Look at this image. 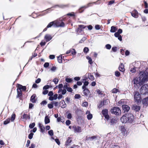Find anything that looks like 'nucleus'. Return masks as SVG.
Wrapping results in <instances>:
<instances>
[{
  "label": "nucleus",
  "mask_w": 148,
  "mask_h": 148,
  "mask_svg": "<svg viewBox=\"0 0 148 148\" xmlns=\"http://www.w3.org/2000/svg\"><path fill=\"white\" fill-rule=\"evenodd\" d=\"M48 133L49 135L51 136L53 135V132L52 130H50L48 131Z\"/></svg>",
  "instance_id": "45"
},
{
  "label": "nucleus",
  "mask_w": 148,
  "mask_h": 148,
  "mask_svg": "<svg viewBox=\"0 0 148 148\" xmlns=\"http://www.w3.org/2000/svg\"><path fill=\"white\" fill-rule=\"evenodd\" d=\"M134 99L138 105L142 101L140 95L137 91L134 92Z\"/></svg>",
  "instance_id": "2"
},
{
  "label": "nucleus",
  "mask_w": 148,
  "mask_h": 148,
  "mask_svg": "<svg viewBox=\"0 0 148 148\" xmlns=\"http://www.w3.org/2000/svg\"><path fill=\"white\" fill-rule=\"evenodd\" d=\"M34 135V134L32 132H30V133L29 134L28 138L29 139H31L33 137V136Z\"/></svg>",
  "instance_id": "47"
},
{
  "label": "nucleus",
  "mask_w": 148,
  "mask_h": 148,
  "mask_svg": "<svg viewBox=\"0 0 148 148\" xmlns=\"http://www.w3.org/2000/svg\"><path fill=\"white\" fill-rule=\"evenodd\" d=\"M50 122V120L48 116H46L45 118V124H47Z\"/></svg>",
  "instance_id": "32"
},
{
  "label": "nucleus",
  "mask_w": 148,
  "mask_h": 148,
  "mask_svg": "<svg viewBox=\"0 0 148 148\" xmlns=\"http://www.w3.org/2000/svg\"><path fill=\"white\" fill-rule=\"evenodd\" d=\"M62 55H60L57 57V60L58 63H62Z\"/></svg>",
  "instance_id": "30"
},
{
  "label": "nucleus",
  "mask_w": 148,
  "mask_h": 148,
  "mask_svg": "<svg viewBox=\"0 0 148 148\" xmlns=\"http://www.w3.org/2000/svg\"><path fill=\"white\" fill-rule=\"evenodd\" d=\"M106 119V120L108 121H109L110 119V117L109 115L108 114H106L103 116Z\"/></svg>",
  "instance_id": "56"
},
{
  "label": "nucleus",
  "mask_w": 148,
  "mask_h": 148,
  "mask_svg": "<svg viewBox=\"0 0 148 148\" xmlns=\"http://www.w3.org/2000/svg\"><path fill=\"white\" fill-rule=\"evenodd\" d=\"M132 16L135 18H138V12L135 9L134 10L131 12Z\"/></svg>",
  "instance_id": "13"
},
{
  "label": "nucleus",
  "mask_w": 148,
  "mask_h": 148,
  "mask_svg": "<svg viewBox=\"0 0 148 148\" xmlns=\"http://www.w3.org/2000/svg\"><path fill=\"white\" fill-rule=\"evenodd\" d=\"M73 128L74 129L75 132L77 133H80L81 132V129L80 127L77 126L76 127L75 125H73L72 126Z\"/></svg>",
  "instance_id": "14"
},
{
  "label": "nucleus",
  "mask_w": 148,
  "mask_h": 148,
  "mask_svg": "<svg viewBox=\"0 0 148 148\" xmlns=\"http://www.w3.org/2000/svg\"><path fill=\"white\" fill-rule=\"evenodd\" d=\"M53 101H52L51 102V103H49L48 104V105H47L49 109H51L53 108Z\"/></svg>",
  "instance_id": "35"
},
{
  "label": "nucleus",
  "mask_w": 148,
  "mask_h": 148,
  "mask_svg": "<svg viewBox=\"0 0 148 148\" xmlns=\"http://www.w3.org/2000/svg\"><path fill=\"white\" fill-rule=\"evenodd\" d=\"M10 118H8L6 119L3 122V124L4 125H6L8 124L10 122Z\"/></svg>",
  "instance_id": "43"
},
{
  "label": "nucleus",
  "mask_w": 148,
  "mask_h": 148,
  "mask_svg": "<svg viewBox=\"0 0 148 148\" xmlns=\"http://www.w3.org/2000/svg\"><path fill=\"white\" fill-rule=\"evenodd\" d=\"M81 97V95L80 94H76L74 96V98L75 99H79Z\"/></svg>",
  "instance_id": "46"
},
{
  "label": "nucleus",
  "mask_w": 148,
  "mask_h": 148,
  "mask_svg": "<svg viewBox=\"0 0 148 148\" xmlns=\"http://www.w3.org/2000/svg\"><path fill=\"white\" fill-rule=\"evenodd\" d=\"M92 118V115L91 114H88L87 115V118L88 120H91Z\"/></svg>",
  "instance_id": "48"
},
{
  "label": "nucleus",
  "mask_w": 148,
  "mask_h": 148,
  "mask_svg": "<svg viewBox=\"0 0 148 148\" xmlns=\"http://www.w3.org/2000/svg\"><path fill=\"white\" fill-rule=\"evenodd\" d=\"M82 82L84 83V85H83L82 88V89H85L86 88V86L89 84V82L87 81H82Z\"/></svg>",
  "instance_id": "28"
},
{
  "label": "nucleus",
  "mask_w": 148,
  "mask_h": 148,
  "mask_svg": "<svg viewBox=\"0 0 148 148\" xmlns=\"http://www.w3.org/2000/svg\"><path fill=\"white\" fill-rule=\"evenodd\" d=\"M118 48L117 47L115 46L113 47L112 48V50L113 52H116Z\"/></svg>",
  "instance_id": "57"
},
{
  "label": "nucleus",
  "mask_w": 148,
  "mask_h": 148,
  "mask_svg": "<svg viewBox=\"0 0 148 148\" xmlns=\"http://www.w3.org/2000/svg\"><path fill=\"white\" fill-rule=\"evenodd\" d=\"M83 90V93L84 95L86 97H88V98L91 97V94L90 93V92L88 88H86Z\"/></svg>",
  "instance_id": "9"
},
{
  "label": "nucleus",
  "mask_w": 148,
  "mask_h": 148,
  "mask_svg": "<svg viewBox=\"0 0 148 148\" xmlns=\"http://www.w3.org/2000/svg\"><path fill=\"white\" fill-rule=\"evenodd\" d=\"M119 92V90L116 88H114L112 90V93H116Z\"/></svg>",
  "instance_id": "54"
},
{
  "label": "nucleus",
  "mask_w": 148,
  "mask_h": 148,
  "mask_svg": "<svg viewBox=\"0 0 148 148\" xmlns=\"http://www.w3.org/2000/svg\"><path fill=\"white\" fill-rule=\"evenodd\" d=\"M47 101L45 100H44L42 101L40 104L41 105H43V106H44L46 105L47 104Z\"/></svg>",
  "instance_id": "62"
},
{
  "label": "nucleus",
  "mask_w": 148,
  "mask_h": 148,
  "mask_svg": "<svg viewBox=\"0 0 148 148\" xmlns=\"http://www.w3.org/2000/svg\"><path fill=\"white\" fill-rule=\"evenodd\" d=\"M65 81L68 83H71L73 81V79L70 78H66L65 79Z\"/></svg>",
  "instance_id": "41"
},
{
  "label": "nucleus",
  "mask_w": 148,
  "mask_h": 148,
  "mask_svg": "<svg viewBox=\"0 0 148 148\" xmlns=\"http://www.w3.org/2000/svg\"><path fill=\"white\" fill-rule=\"evenodd\" d=\"M105 47L106 49L109 50L111 48V46L110 44H107L105 45Z\"/></svg>",
  "instance_id": "58"
},
{
  "label": "nucleus",
  "mask_w": 148,
  "mask_h": 148,
  "mask_svg": "<svg viewBox=\"0 0 148 148\" xmlns=\"http://www.w3.org/2000/svg\"><path fill=\"white\" fill-rule=\"evenodd\" d=\"M127 117L128 123L132 124L134 121V116L131 113L126 114Z\"/></svg>",
  "instance_id": "7"
},
{
  "label": "nucleus",
  "mask_w": 148,
  "mask_h": 148,
  "mask_svg": "<svg viewBox=\"0 0 148 148\" xmlns=\"http://www.w3.org/2000/svg\"><path fill=\"white\" fill-rule=\"evenodd\" d=\"M56 24L54 23V21L50 22L47 26V28H50L52 26L55 27H56Z\"/></svg>",
  "instance_id": "27"
},
{
  "label": "nucleus",
  "mask_w": 148,
  "mask_h": 148,
  "mask_svg": "<svg viewBox=\"0 0 148 148\" xmlns=\"http://www.w3.org/2000/svg\"><path fill=\"white\" fill-rule=\"evenodd\" d=\"M49 65V63L48 62H45L43 66L45 68H48Z\"/></svg>",
  "instance_id": "60"
},
{
  "label": "nucleus",
  "mask_w": 148,
  "mask_h": 148,
  "mask_svg": "<svg viewBox=\"0 0 148 148\" xmlns=\"http://www.w3.org/2000/svg\"><path fill=\"white\" fill-rule=\"evenodd\" d=\"M66 15L68 16H75V15L74 12L68 13Z\"/></svg>",
  "instance_id": "52"
},
{
  "label": "nucleus",
  "mask_w": 148,
  "mask_h": 148,
  "mask_svg": "<svg viewBox=\"0 0 148 148\" xmlns=\"http://www.w3.org/2000/svg\"><path fill=\"white\" fill-rule=\"evenodd\" d=\"M104 106V105H103L102 101H101L100 103L99 104L97 105L98 108L100 109L102 106Z\"/></svg>",
  "instance_id": "53"
},
{
  "label": "nucleus",
  "mask_w": 148,
  "mask_h": 148,
  "mask_svg": "<svg viewBox=\"0 0 148 148\" xmlns=\"http://www.w3.org/2000/svg\"><path fill=\"white\" fill-rule=\"evenodd\" d=\"M86 38L85 37H83L79 42V43H82L84 42L86 40Z\"/></svg>",
  "instance_id": "51"
},
{
  "label": "nucleus",
  "mask_w": 148,
  "mask_h": 148,
  "mask_svg": "<svg viewBox=\"0 0 148 148\" xmlns=\"http://www.w3.org/2000/svg\"><path fill=\"white\" fill-rule=\"evenodd\" d=\"M117 29L116 27L113 26L111 27L110 32L111 33L115 32L117 31Z\"/></svg>",
  "instance_id": "29"
},
{
  "label": "nucleus",
  "mask_w": 148,
  "mask_h": 148,
  "mask_svg": "<svg viewBox=\"0 0 148 148\" xmlns=\"http://www.w3.org/2000/svg\"><path fill=\"white\" fill-rule=\"evenodd\" d=\"M53 81L54 83L55 84H57L59 80L57 78H55L53 79Z\"/></svg>",
  "instance_id": "55"
},
{
  "label": "nucleus",
  "mask_w": 148,
  "mask_h": 148,
  "mask_svg": "<svg viewBox=\"0 0 148 148\" xmlns=\"http://www.w3.org/2000/svg\"><path fill=\"white\" fill-rule=\"evenodd\" d=\"M16 116V115L14 113L12 114L11 116V119H10L11 121H14L15 119Z\"/></svg>",
  "instance_id": "39"
},
{
  "label": "nucleus",
  "mask_w": 148,
  "mask_h": 148,
  "mask_svg": "<svg viewBox=\"0 0 148 148\" xmlns=\"http://www.w3.org/2000/svg\"><path fill=\"white\" fill-rule=\"evenodd\" d=\"M119 69L120 71L122 72H124L125 69L124 68V65L123 63H121L119 67Z\"/></svg>",
  "instance_id": "22"
},
{
  "label": "nucleus",
  "mask_w": 148,
  "mask_h": 148,
  "mask_svg": "<svg viewBox=\"0 0 148 148\" xmlns=\"http://www.w3.org/2000/svg\"><path fill=\"white\" fill-rule=\"evenodd\" d=\"M91 3H88L87 5V6H84L80 7L79 9L78 10L79 11V12L80 13H81L82 12L84 11V8L86 9L87 8H88V7L90 6V5Z\"/></svg>",
  "instance_id": "17"
},
{
  "label": "nucleus",
  "mask_w": 148,
  "mask_h": 148,
  "mask_svg": "<svg viewBox=\"0 0 148 148\" xmlns=\"http://www.w3.org/2000/svg\"><path fill=\"white\" fill-rule=\"evenodd\" d=\"M136 69H138V68L134 66L131 69L130 71L132 73H135L136 72Z\"/></svg>",
  "instance_id": "36"
},
{
  "label": "nucleus",
  "mask_w": 148,
  "mask_h": 148,
  "mask_svg": "<svg viewBox=\"0 0 148 148\" xmlns=\"http://www.w3.org/2000/svg\"><path fill=\"white\" fill-rule=\"evenodd\" d=\"M67 6V5H54V6H53L51 8H48L42 12H41V14H40V16H42L45 15L46 14H47V13L49 12V11L52 8H55L56 7H58L59 8H63Z\"/></svg>",
  "instance_id": "4"
},
{
  "label": "nucleus",
  "mask_w": 148,
  "mask_h": 148,
  "mask_svg": "<svg viewBox=\"0 0 148 148\" xmlns=\"http://www.w3.org/2000/svg\"><path fill=\"white\" fill-rule=\"evenodd\" d=\"M86 26L85 25H78V27L76 30V32L78 34H82V32L83 31L82 29H84L86 28Z\"/></svg>",
  "instance_id": "6"
},
{
  "label": "nucleus",
  "mask_w": 148,
  "mask_h": 148,
  "mask_svg": "<svg viewBox=\"0 0 148 148\" xmlns=\"http://www.w3.org/2000/svg\"><path fill=\"white\" fill-rule=\"evenodd\" d=\"M117 119L118 118L116 116L110 118L109 122L110 123V125H113L116 123Z\"/></svg>",
  "instance_id": "8"
},
{
  "label": "nucleus",
  "mask_w": 148,
  "mask_h": 148,
  "mask_svg": "<svg viewBox=\"0 0 148 148\" xmlns=\"http://www.w3.org/2000/svg\"><path fill=\"white\" fill-rule=\"evenodd\" d=\"M101 113L103 116L108 114V110L106 109H103L101 111Z\"/></svg>",
  "instance_id": "31"
},
{
  "label": "nucleus",
  "mask_w": 148,
  "mask_h": 148,
  "mask_svg": "<svg viewBox=\"0 0 148 148\" xmlns=\"http://www.w3.org/2000/svg\"><path fill=\"white\" fill-rule=\"evenodd\" d=\"M132 108L133 110H134L136 112H138L140 111L141 108V107L140 106H138L136 104H134L133 105Z\"/></svg>",
  "instance_id": "12"
},
{
  "label": "nucleus",
  "mask_w": 148,
  "mask_h": 148,
  "mask_svg": "<svg viewBox=\"0 0 148 148\" xmlns=\"http://www.w3.org/2000/svg\"><path fill=\"white\" fill-rule=\"evenodd\" d=\"M71 51V54L73 55H75L77 53V52L76 50L74 49H72V50Z\"/></svg>",
  "instance_id": "61"
},
{
  "label": "nucleus",
  "mask_w": 148,
  "mask_h": 148,
  "mask_svg": "<svg viewBox=\"0 0 148 148\" xmlns=\"http://www.w3.org/2000/svg\"><path fill=\"white\" fill-rule=\"evenodd\" d=\"M95 29L97 30H99L101 28V26L99 25H95Z\"/></svg>",
  "instance_id": "59"
},
{
  "label": "nucleus",
  "mask_w": 148,
  "mask_h": 148,
  "mask_svg": "<svg viewBox=\"0 0 148 148\" xmlns=\"http://www.w3.org/2000/svg\"><path fill=\"white\" fill-rule=\"evenodd\" d=\"M38 126L40 129V131L42 133H44L45 131V127L42 124L39 123L38 124Z\"/></svg>",
  "instance_id": "21"
},
{
  "label": "nucleus",
  "mask_w": 148,
  "mask_h": 148,
  "mask_svg": "<svg viewBox=\"0 0 148 148\" xmlns=\"http://www.w3.org/2000/svg\"><path fill=\"white\" fill-rule=\"evenodd\" d=\"M49 88V85H47L45 86L43 88V89L45 90H47Z\"/></svg>",
  "instance_id": "63"
},
{
  "label": "nucleus",
  "mask_w": 148,
  "mask_h": 148,
  "mask_svg": "<svg viewBox=\"0 0 148 148\" xmlns=\"http://www.w3.org/2000/svg\"><path fill=\"white\" fill-rule=\"evenodd\" d=\"M108 99H103V100L102 101L103 102V105H107L108 104Z\"/></svg>",
  "instance_id": "37"
},
{
  "label": "nucleus",
  "mask_w": 148,
  "mask_h": 148,
  "mask_svg": "<svg viewBox=\"0 0 148 148\" xmlns=\"http://www.w3.org/2000/svg\"><path fill=\"white\" fill-rule=\"evenodd\" d=\"M148 67H146L145 70L139 71L138 77H136L132 80V82L137 86L141 85L148 81Z\"/></svg>",
  "instance_id": "1"
},
{
  "label": "nucleus",
  "mask_w": 148,
  "mask_h": 148,
  "mask_svg": "<svg viewBox=\"0 0 148 148\" xmlns=\"http://www.w3.org/2000/svg\"><path fill=\"white\" fill-rule=\"evenodd\" d=\"M111 113L116 116H119L121 113L120 108L117 106L111 108L110 110Z\"/></svg>",
  "instance_id": "3"
},
{
  "label": "nucleus",
  "mask_w": 148,
  "mask_h": 148,
  "mask_svg": "<svg viewBox=\"0 0 148 148\" xmlns=\"http://www.w3.org/2000/svg\"><path fill=\"white\" fill-rule=\"evenodd\" d=\"M52 38V37L49 34H46L44 37V39L47 42L50 41Z\"/></svg>",
  "instance_id": "18"
},
{
  "label": "nucleus",
  "mask_w": 148,
  "mask_h": 148,
  "mask_svg": "<svg viewBox=\"0 0 148 148\" xmlns=\"http://www.w3.org/2000/svg\"><path fill=\"white\" fill-rule=\"evenodd\" d=\"M60 103H61L62 104V105L61 106V108H65L66 106V104L65 103V102L64 100H62L60 102Z\"/></svg>",
  "instance_id": "34"
},
{
  "label": "nucleus",
  "mask_w": 148,
  "mask_h": 148,
  "mask_svg": "<svg viewBox=\"0 0 148 148\" xmlns=\"http://www.w3.org/2000/svg\"><path fill=\"white\" fill-rule=\"evenodd\" d=\"M144 84L142 85L140 92L141 94L146 95L148 93V84Z\"/></svg>",
  "instance_id": "5"
},
{
  "label": "nucleus",
  "mask_w": 148,
  "mask_h": 148,
  "mask_svg": "<svg viewBox=\"0 0 148 148\" xmlns=\"http://www.w3.org/2000/svg\"><path fill=\"white\" fill-rule=\"evenodd\" d=\"M86 59L88 60V62L90 64H92L93 63V62L91 58L89 56L86 57Z\"/></svg>",
  "instance_id": "33"
},
{
  "label": "nucleus",
  "mask_w": 148,
  "mask_h": 148,
  "mask_svg": "<svg viewBox=\"0 0 148 148\" xmlns=\"http://www.w3.org/2000/svg\"><path fill=\"white\" fill-rule=\"evenodd\" d=\"M120 129L123 135V136H125L126 132V130L125 127L123 125L121 126L120 127Z\"/></svg>",
  "instance_id": "20"
},
{
  "label": "nucleus",
  "mask_w": 148,
  "mask_h": 148,
  "mask_svg": "<svg viewBox=\"0 0 148 148\" xmlns=\"http://www.w3.org/2000/svg\"><path fill=\"white\" fill-rule=\"evenodd\" d=\"M89 49L87 47H85L83 49V52L85 54H87L88 52Z\"/></svg>",
  "instance_id": "40"
},
{
  "label": "nucleus",
  "mask_w": 148,
  "mask_h": 148,
  "mask_svg": "<svg viewBox=\"0 0 148 148\" xmlns=\"http://www.w3.org/2000/svg\"><path fill=\"white\" fill-rule=\"evenodd\" d=\"M142 103L144 106H148V96L142 99Z\"/></svg>",
  "instance_id": "19"
},
{
  "label": "nucleus",
  "mask_w": 148,
  "mask_h": 148,
  "mask_svg": "<svg viewBox=\"0 0 148 148\" xmlns=\"http://www.w3.org/2000/svg\"><path fill=\"white\" fill-rule=\"evenodd\" d=\"M127 114H125L122 116L121 118V121L123 123H128V121L127 120Z\"/></svg>",
  "instance_id": "10"
},
{
  "label": "nucleus",
  "mask_w": 148,
  "mask_h": 148,
  "mask_svg": "<svg viewBox=\"0 0 148 148\" xmlns=\"http://www.w3.org/2000/svg\"><path fill=\"white\" fill-rule=\"evenodd\" d=\"M139 15L141 17L142 21L143 22H145L147 20L146 17L140 14H139Z\"/></svg>",
  "instance_id": "50"
},
{
  "label": "nucleus",
  "mask_w": 148,
  "mask_h": 148,
  "mask_svg": "<svg viewBox=\"0 0 148 148\" xmlns=\"http://www.w3.org/2000/svg\"><path fill=\"white\" fill-rule=\"evenodd\" d=\"M89 79L91 81L93 80L94 79V77L93 76L91 75V73L90 74V75L88 76Z\"/></svg>",
  "instance_id": "49"
},
{
  "label": "nucleus",
  "mask_w": 148,
  "mask_h": 148,
  "mask_svg": "<svg viewBox=\"0 0 148 148\" xmlns=\"http://www.w3.org/2000/svg\"><path fill=\"white\" fill-rule=\"evenodd\" d=\"M36 94H33L31 96L30 98V101L32 103H36L37 101V99H36Z\"/></svg>",
  "instance_id": "15"
},
{
  "label": "nucleus",
  "mask_w": 148,
  "mask_h": 148,
  "mask_svg": "<svg viewBox=\"0 0 148 148\" xmlns=\"http://www.w3.org/2000/svg\"><path fill=\"white\" fill-rule=\"evenodd\" d=\"M35 125V123L34 122L30 123L29 125V127L31 129H33Z\"/></svg>",
  "instance_id": "42"
},
{
  "label": "nucleus",
  "mask_w": 148,
  "mask_h": 148,
  "mask_svg": "<svg viewBox=\"0 0 148 148\" xmlns=\"http://www.w3.org/2000/svg\"><path fill=\"white\" fill-rule=\"evenodd\" d=\"M58 23L59 24H56V27H64L65 26V24L63 21H61L60 23L59 22Z\"/></svg>",
  "instance_id": "24"
},
{
  "label": "nucleus",
  "mask_w": 148,
  "mask_h": 148,
  "mask_svg": "<svg viewBox=\"0 0 148 148\" xmlns=\"http://www.w3.org/2000/svg\"><path fill=\"white\" fill-rule=\"evenodd\" d=\"M122 108L123 110L124 111V112H127L130 109V107L128 106L125 104L122 105Z\"/></svg>",
  "instance_id": "16"
},
{
  "label": "nucleus",
  "mask_w": 148,
  "mask_h": 148,
  "mask_svg": "<svg viewBox=\"0 0 148 148\" xmlns=\"http://www.w3.org/2000/svg\"><path fill=\"white\" fill-rule=\"evenodd\" d=\"M17 95L16 96V98H18L20 99H21L22 97V93L21 91L17 88Z\"/></svg>",
  "instance_id": "23"
},
{
  "label": "nucleus",
  "mask_w": 148,
  "mask_h": 148,
  "mask_svg": "<svg viewBox=\"0 0 148 148\" xmlns=\"http://www.w3.org/2000/svg\"><path fill=\"white\" fill-rule=\"evenodd\" d=\"M71 137H68L67 139L65 142V145L66 146H69V144L72 142V140H71Z\"/></svg>",
  "instance_id": "26"
},
{
  "label": "nucleus",
  "mask_w": 148,
  "mask_h": 148,
  "mask_svg": "<svg viewBox=\"0 0 148 148\" xmlns=\"http://www.w3.org/2000/svg\"><path fill=\"white\" fill-rule=\"evenodd\" d=\"M118 104H117V106H119L120 105H122L124 104V99H121L120 101L118 102Z\"/></svg>",
  "instance_id": "38"
},
{
  "label": "nucleus",
  "mask_w": 148,
  "mask_h": 148,
  "mask_svg": "<svg viewBox=\"0 0 148 148\" xmlns=\"http://www.w3.org/2000/svg\"><path fill=\"white\" fill-rule=\"evenodd\" d=\"M115 75L116 77H120L121 75L120 73L118 71H116L115 72Z\"/></svg>",
  "instance_id": "44"
},
{
  "label": "nucleus",
  "mask_w": 148,
  "mask_h": 148,
  "mask_svg": "<svg viewBox=\"0 0 148 148\" xmlns=\"http://www.w3.org/2000/svg\"><path fill=\"white\" fill-rule=\"evenodd\" d=\"M66 115L67 118L69 119H71L72 117V114L69 111H67L66 112Z\"/></svg>",
  "instance_id": "25"
},
{
  "label": "nucleus",
  "mask_w": 148,
  "mask_h": 148,
  "mask_svg": "<svg viewBox=\"0 0 148 148\" xmlns=\"http://www.w3.org/2000/svg\"><path fill=\"white\" fill-rule=\"evenodd\" d=\"M17 88L19 89V90L22 91H25L26 90L27 88L25 86H23L22 85L19 84H17Z\"/></svg>",
  "instance_id": "11"
},
{
  "label": "nucleus",
  "mask_w": 148,
  "mask_h": 148,
  "mask_svg": "<svg viewBox=\"0 0 148 148\" xmlns=\"http://www.w3.org/2000/svg\"><path fill=\"white\" fill-rule=\"evenodd\" d=\"M144 7L145 8H148V4L146 1H144Z\"/></svg>",
  "instance_id": "64"
}]
</instances>
